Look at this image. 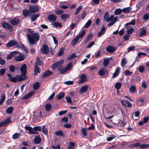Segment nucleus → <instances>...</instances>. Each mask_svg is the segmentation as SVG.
Returning <instances> with one entry per match:
<instances>
[{
	"instance_id": "f3484780",
	"label": "nucleus",
	"mask_w": 149,
	"mask_h": 149,
	"mask_svg": "<svg viewBox=\"0 0 149 149\" xmlns=\"http://www.w3.org/2000/svg\"><path fill=\"white\" fill-rule=\"evenodd\" d=\"M10 121V118H8L5 121H2L0 123V127L2 126H4L8 124Z\"/></svg>"
},
{
	"instance_id": "5fc2aeb1",
	"label": "nucleus",
	"mask_w": 149,
	"mask_h": 149,
	"mask_svg": "<svg viewBox=\"0 0 149 149\" xmlns=\"http://www.w3.org/2000/svg\"><path fill=\"white\" fill-rule=\"evenodd\" d=\"M91 23L92 22L91 20H89L84 26V27L86 28H88L91 24Z\"/></svg>"
},
{
	"instance_id": "f257e3e1",
	"label": "nucleus",
	"mask_w": 149,
	"mask_h": 149,
	"mask_svg": "<svg viewBox=\"0 0 149 149\" xmlns=\"http://www.w3.org/2000/svg\"><path fill=\"white\" fill-rule=\"evenodd\" d=\"M27 36L30 45L36 44L39 40L40 34L38 33H34L32 29H27L26 30Z\"/></svg>"
},
{
	"instance_id": "4d7b16f0",
	"label": "nucleus",
	"mask_w": 149,
	"mask_h": 149,
	"mask_svg": "<svg viewBox=\"0 0 149 149\" xmlns=\"http://www.w3.org/2000/svg\"><path fill=\"white\" fill-rule=\"evenodd\" d=\"M136 24V20L133 19L130 22L127 23L125 25V26H126L129 25H134Z\"/></svg>"
},
{
	"instance_id": "72a5a7b5",
	"label": "nucleus",
	"mask_w": 149,
	"mask_h": 149,
	"mask_svg": "<svg viewBox=\"0 0 149 149\" xmlns=\"http://www.w3.org/2000/svg\"><path fill=\"white\" fill-rule=\"evenodd\" d=\"M40 83L38 82L35 83L33 86V88L35 90H37L40 87Z\"/></svg>"
},
{
	"instance_id": "412c9836",
	"label": "nucleus",
	"mask_w": 149,
	"mask_h": 149,
	"mask_svg": "<svg viewBox=\"0 0 149 149\" xmlns=\"http://www.w3.org/2000/svg\"><path fill=\"white\" fill-rule=\"evenodd\" d=\"M38 10V8L37 6H30L29 10L32 12H35Z\"/></svg>"
},
{
	"instance_id": "052dcab7",
	"label": "nucleus",
	"mask_w": 149,
	"mask_h": 149,
	"mask_svg": "<svg viewBox=\"0 0 149 149\" xmlns=\"http://www.w3.org/2000/svg\"><path fill=\"white\" fill-rule=\"evenodd\" d=\"M140 147L142 149L149 148V144H141V143Z\"/></svg>"
},
{
	"instance_id": "f704fd0d",
	"label": "nucleus",
	"mask_w": 149,
	"mask_h": 149,
	"mask_svg": "<svg viewBox=\"0 0 149 149\" xmlns=\"http://www.w3.org/2000/svg\"><path fill=\"white\" fill-rule=\"evenodd\" d=\"M109 59H104V60L103 65L104 67H106L109 64Z\"/></svg>"
},
{
	"instance_id": "c756f323",
	"label": "nucleus",
	"mask_w": 149,
	"mask_h": 149,
	"mask_svg": "<svg viewBox=\"0 0 149 149\" xmlns=\"http://www.w3.org/2000/svg\"><path fill=\"white\" fill-rule=\"evenodd\" d=\"M134 29L132 27H127L126 31L127 33L130 35L134 31Z\"/></svg>"
},
{
	"instance_id": "a19ab883",
	"label": "nucleus",
	"mask_w": 149,
	"mask_h": 149,
	"mask_svg": "<svg viewBox=\"0 0 149 149\" xmlns=\"http://www.w3.org/2000/svg\"><path fill=\"white\" fill-rule=\"evenodd\" d=\"M121 86V83L120 82H118L116 84L115 87L117 89L119 90L120 89Z\"/></svg>"
},
{
	"instance_id": "2eb2a0df",
	"label": "nucleus",
	"mask_w": 149,
	"mask_h": 149,
	"mask_svg": "<svg viewBox=\"0 0 149 149\" xmlns=\"http://www.w3.org/2000/svg\"><path fill=\"white\" fill-rule=\"evenodd\" d=\"M57 19V17L56 15L53 14H51L48 17V19L50 21L54 22Z\"/></svg>"
},
{
	"instance_id": "c9c22d12",
	"label": "nucleus",
	"mask_w": 149,
	"mask_h": 149,
	"mask_svg": "<svg viewBox=\"0 0 149 149\" xmlns=\"http://www.w3.org/2000/svg\"><path fill=\"white\" fill-rule=\"evenodd\" d=\"M52 25L53 26L56 27H59L60 28H61L62 27V26L61 24L57 22H54L53 24Z\"/></svg>"
},
{
	"instance_id": "b1692460",
	"label": "nucleus",
	"mask_w": 149,
	"mask_h": 149,
	"mask_svg": "<svg viewBox=\"0 0 149 149\" xmlns=\"http://www.w3.org/2000/svg\"><path fill=\"white\" fill-rule=\"evenodd\" d=\"M19 52H17V51H14L12 53H11L10 54H8L7 57V58L8 59H11L12 56H15V54H19Z\"/></svg>"
},
{
	"instance_id": "4c0bfd02",
	"label": "nucleus",
	"mask_w": 149,
	"mask_h": 149,
	"mask_svg": "<svg viewBox=\"0 0 149 149\" xmlns=\"http://www.w3.org/2000/svg\"><path fill=\"white\" fill-rule=\"evenodd\" d=\"M43 63L42 61H40L39 57L38 56L36 58V61L35 65H40Z\"/></svg>"
},
{
	"instance_id": "4be33fe9",
	"label": "nucleus",
	"mask_w": 149,
	"mask_h": 149,
	"mask_svg": "<svg viewBox=\"0 0 149 149\" xmlns=\"http://www.w3.org/2000/svg\"><path fill=\"white\" fill-rule=\"evenodd\" d=\"M34 93V91H31L29 94L22 98L21 99L22 100L27 99L32 96L33 94Z\"/></svg>"
},
{
	"instance_id": "13d9d810",
	"label": "nucleus",
	"mask_w": 149,
	"mask_h": 149,
	"mask_svg": "<svg viewBox=\"0 0 149 149\" xmlns=\"http://www.w3.org/2000/svg\"><path fill=\"white\" fill-rule=\"evenodd\" d=\"M33 130L34 131L37 132V131H41V128L40 126H36L33 128Z\"/></svg>"
},
{
	"instance_id": "f03ea898",
	"label": "nucleus",
	"mask_w": 149,
	"mask_h": 149,
	"mask_svg": "<svg viewBox=\"0 0 149 149\" xmlns=\"http://www.w3.org/2000/svg\"><path fill=\"white\" fill-rule=\"evenodd\" d=\"M86 32V31L85 30H83L80 34L77 35V36L74 38L71 41V43L73 46L74 45L78 42V40L80 38H82L85 34Z\"/></svg>"
},
{
	"instance_id": "37998d69",
	"label": "nucleus",
	"mask_w": 149,
	"mask_h": 149,
	"mask_svg": "<svg viewBox=\"0 0 149 149\" xmlns=\"http://www.w3.org/2000/svg\"><path fill=\"white\" fill-rule=\"evenodd\" d=\"M141 143H136L131 144L130 145V147L134 148L135 147H140Z\"/></svg>"
},
{
	"instance_id": "2f4dec72",
	"label": "nucleus",
	"mask_w": 149,
	"mask_h": 149,
	"mask_svg": "<svg viewBox=\"0 0 149 149\" xmlns=\"http://www.w3.org/2000/svg\"><path fill=\"white\" fill-rule=\"evenodd\" d=\"M39 16V13H37V14H35L33 15L31 18V21L32 22L34 21Z\"/></svg>"
},
{
	"instance_id": "de8ad7c7",
	"label": "nucleus",
	"mask_w": 149,
	"mask_h": 149,
	"mask_svg": "<svg viewBox=\"0 0 149 149\" xmlns=\"http://www.w3.org/2000/svg\"><path fill=\"white\" fill-rule=\"evenodd\" d=\"M39 69L37 65H35L34 75H36L39 72Z\"/></svg>"
},
{
	"instance_id": "c03bdc74",
	"label": "nucleus",
	"mask_w": 149,
	"mask_h": 149,
	"mask_svg": "<svg viewBox=\"0 0 149 149\" xmlns=\"http://www.w3.org/2000/svg\"><path fill=\"white\" fill-rule=\"evenodd\" d=\"M77 57V56H76L75 54L73 53L68 56L67 58V59L68 60H70L72 58H75Z\"/></svg>"
},
{
	"instance_id": "ddd939ff",
	"label": "nucleus",
	"mask_w": 149,
	"mask_h": 149,
	"mask_svg": "<svg viewBox=\"0 0 149 149\" xmlns=\"http://www.w3.org/2000/svg\"><path fill=\"white\" fill-rule=\"evenodd\" d=\"M20 22V20L17 18H14L10 21V22L13 26L16 25Z\"/></svg>"
},
{
	"instance_id": "cd10ccee",
	"label": "nucleus",
	"mask_w": 149,
	"mask_h": 149,
	"mask_svg": "<svg viewBox=\"0 0 149 149\" xmlns=\"http://www.w3.org/2000/svg\"><path fill=\"white\" fill-rule=\"evenodd\" d=\"M107 71L106 69L104 68H102L99 71L98 74L100 76L104 75L105 74Z\"/></svg>"
},
{
	"instance_id": "09e8293b",
	"label": "nucleus",
	"mask_w": 149,
	"mask_h": 149,
	"mask_svg": "<svg viewBox=\"0 0 149 149\" xmlns=\"http://www.w3.org/2000/svg\"><path fill=\"white\" fill-rule=\"evenodd\" d=\"M65 95V93H59L58 95H56L57 99L58 100L60 99Z\"/></svg>"
},
{
	"instance_id": "1a4fd4ad",
	"label": "nucleus",
	"mask_w": 149,
	"mask_h": 149,
	"mask_svg": "<svg viewBox=\"0 0 149 149\" xmlns=\"http://www.w3.org/2000/svg\"><path fill=\"white\" fill-rule=\"evenodd\" d=\"M2 27L10 31L12 30L13 28L11 26L7 23L3 22L2 23Z\"/></svg>"
},
{
	"instance_id": "39448f33",
	"label": "nucleus",
	"mask_w": 149,
	"mask_h": 149,
	"mask_svg": "<svg viewBox=\"0 0 149 149\" xmlns=\"http://www.w3.org/2000/svg\"><path fill=\"white\" fill-rule=\"evenodd\" d=\"M14 45H16L17 47H20L18 45L17 41L13 40L7 43L6 44V46L7 47H10Z\"/></svg>"
},
{
	"instance_id": "58836bf2",
	"label": "nucleus",
	"mask_w": 149,
	"mask_h": 149,
	"mask_svg": "<svg viewBox=\"0 0 149 149\" xmlns=\"http://www.w3.org/2000/svg\"><path fill=\"white\" fill-rule=\"evenodd\" d=\"M131 10L132 8L130 7H128L123 9L122 11L124 12L128 13L131 11Z\"/></svg>"
},
{
	"instance_id": "a878e982",
	"label": "nucleus",
	"mask_w": 149,
	"mask_h": 149,
	"mask_svg": "<svg viewBox=\"0 0 149 149\" xmlns=\"http://www.w3.org/2000/svg\"><path fill=\"white\" fill-rule=\"evenodd\" d=\"M116 49L115 47L112 46H109L106 48V51L108 52H113Z\"/></svg>"
},
{
	"instance_id": "bb28decb",
	"label": "nucleus",
	"mask_w": 149,
	"mask_h": 149,
	"mask_svg": "<svg viewBox=\"0 0 149 149\" xmlns=\"http://www.w3.org/2000/svg\"><path fill=\"white\" fill-rule=\"evenodd\" d=\"M105 29L104 26L102 27L101 30L98 33L97 36H98L100 37L105 32Z\"/></svg>"
},
{
	"instance_id": "c85d7f7f",
	"label": "nucleus",
	"mask_w": 149,
	"mask_h": 149,
	"mask_svg": "<svg viewBox=\"0 0 149 149\" xmlns=\"http://www.w3.org/2000/svg\"><path fill=\"white\" fill-rule=\"evenodd\" d=\"M34 141L36 144H38L41 141V139L39 136H36L34 139Z\"/></svg>"
},
{
	"instance_id": "69168bd1",
	"label": "nucleus",
	"mask_w": 149,
	"mask_h": 149,
	"mask_svg": "<svg viewBox=\"0 0 149 149\" xmlns=\"http://www.w3.org/2000/svg\"><path fill=\"white\" fill-rule=\"evenodd\" d=\"M69 144L70 145L68 148V149H73L74 145V143L72 142H70Z\"/></svg>"
},
{
	"instance_id": "dca6fc26",
	"label": "nucleus",
	"mask_w": 149,
	"mask_h": 149,
	"mask_svg": "<svg viewBox=\"0 0 149 149\" xmlns=\"http://www.w3.org/2000/svg\"><path fill=\"white\" fill-rule=\"evenodd\" d=\"M17 77L18 81L19 82L24 80L26 79V74H22L19 76L17 75Z\"/></svg>"
},
{
	"instance_id": "49530a36",
	"label": "nucleus",
	"mask_w": 149,
	"mask_h": 149,
	"mask_svg": "<svg viewBox=\"0 0 149 149\" xmlns=\"http://www.w3.org/2000/svg\"><path fill=\"white\" fill-rule=\"evenodd\" d=\"M87 129L83 128L81 129V132L82 134L85 136L87 135Z\"/></svg>"
},
{
	"instance_id": "774afa93",
	"label": "nucleus",
	"mask_w": 149,
	"mask_h": 149,
	"mask_svg": "<svg viewBox=\"0 0 149 149\" xmlns=\"http://www.w3.org/2000/svg\"><path fill=\"white\" fill-rule=\"evenodd\" d=\"M132 74V72L128 70H126L125 72V74L126 76L130 75Z\"/></svg>"
},
{
	"instance_id": "7c9ffc66",
	"label": "nucleus",
	"mask_w": 149,
	"mask_h": 149,
	"mask_svg": "<svg viewBox=\"0 0 149 149\" xmlns=\"http://www.w3.org/2000/svg\"><path fill=\"white\" fill-rule=\"evenodd\" d=\"M48 128L47 126L45 125H44L42 127V132L46 135L47 134Z\"/></svg>"
},
{
	"instance_id": "20e7f679",
	"label": "nucleus",
	"mask_w": 149,
	"mask_h": 149,
	"mask_svg": "<svg viewBox=\"0 0 149 149\" xmlns=\"http://www.w3.org/2000/svg\"><path fill=\"white\" fill-rule=\"evenodd\" d=\"M117 17H114V15H111L109 17V18L107 20V22L111 21V22L108 24V26H110L113 25L117 21Z\"/></svg>"
},
{
	"instance_id": "7ed1b4c3",
	"label": "nucleus",
	"mask_w": 149,
	"mask_h": 149,
	"mask_svg": "<svg viewBox=\"0 0 149 149\" xmlns=\"http://www.w3.org/2000/svg\"><path fill=\"white\" fill-rule=\"evenodd\" d=\"M72 67V65L71 63H69L64 68L60 67L58 68V70L59 71L60 73L63 74L69 70Z\"/></svg>"
},
{
	"instance_id": "3c124183",
	"label": "nucleus",
	"mask_w": 149,
	"mask_h": 149,
	"mask_svg": "<svg viewBox=\"0 0 149 149\" xmlns=\"http://www.w3.org/2000/svg\"><path fill=\"white\" fill-rule=\"evenodd\" d=\"M143 19L146 21L148 20L149 19V13L144 14L143 17Z\"/></svg>"
},
{
	"instance_id": "a18cd8bd",
	"label": "nucleus",
	"mask_w": 149,
	"mask_h": 149,
	"mask_svg": "<svg viewBox=\"0 0 149 149\" xmlns=\"http://www.w3.org/2000/svg\"><path fill=\"white\" fill-rule=\"evenodd\" d=\"M69 15L66 14H63L61 15V17L63 20H65L69 17Z\"/></svg>"
},
{
	"instance_id": "8fccbe9b",
	"label": "nucleus",
	"mask_w": 149,
	"mask_h": 149,
	"mask_svg": "<svg viewBox=\"0 0 149 149\" xmlns=\"http://www.w3.org/2000/svg\"><path fill=\"white\" fill-rule=\"evenodd\" d=\"M122 11V10H121L119 8L117 9L115 11L114 14L116 15H119L121 13Z\"/></svg>"
},
{
	"instance_id": "f8f14e48",
	"label": "nucleus",
	"mask_w": 149,
	"mask_h": 149,
	"mask_svg": "<svg viewBox=\"0 0 149 149\" xmlns=\"http://www.w3.org/2000/svg\"><path fill=\"white\" fill-rule=\"evenodd\" d=\"M25 128L26 130L29 131L28 133L31 134H37V132H35L34 131L33 129L31 127L26 125L25 127Z\"/></svg>"
},
{
	"instance_id": "9b49d317",
	"label": "nucleus",
	"mask_w": 149,
	"mask_h": 149,
	"mask_svg": "<svg viewBox=\"0 0 149 149\" xmlns=\"http://www.w3.org/2000/svg\"><path fill=\"white\" fill-rule=\"evenodd\" d=\"M25 56L22 53H20L19 56H17L15 58V60L17 61H22L24 60Z\"/></svg>"
},
{
	"instance_id": "423d86ee",
	"label": "nucleus",
	"mask_w": 149,
	"mask_h": 149,
	"mask_svg": "<svg viewBox=\"0 0 149 149\" xmlns=\"http://www.w3.org/2000/svg\"><path fill=\"white\" fill-rule=\"evenodd\" d=\"M63 62L64 60H62L55 63L52 65V68L53 70H54L56 69L58 67H61V65L63 63Z\"/></svg>"
},
{
	"instance_id": "a211bd4d",
	"label": "nucleus",
	"mask_w": 149,
	"mask_h": 149,
	"mask_svg": "<svg viewBox=\"0 0 149 149\" xmlns=\"http://www.w3.org/2000/svg\"><path fill=\"white\" fill-rule=\"evenodd\" d=\"M7 77L9 78V80L12 82H16L17 81H18L17 77H11V75L10 74H7Z\"/></svg>"
},
{
	"instance_id": "6e6d98bb",
	"label": "nucleus",
	"mask_w": 149,
	"mask_h": 149,
	"mask_svg": "<svg viewBox=\"0 0 149 149\" xmlns=\"http://www.w3.org/2000/svg\"><path fill=\"white\" fill-rule=\"evenodd\" d=\"M23 13L24 16L26 17L29 14V12L27 10L25 9L23 10Z\"/></svg>"
},
{
	"instance_id": "9d476101",
	"label": "nucleus",
	"mask_w": 149,
	"mask_h": 149,
	"mask_svg": "<svg viewBox=\"0 0 149 149\" xmlns=\"http://www.w3.org/2000/svg\"><path fill=\"white\" fill-rule=\"evenodd\" d=\"M121 102L122 104L126 107H132V104L127 100H122Z\"/></svg>"
},
{
	"instance_id": "ea45409f",
	"label": "nucleus",
	"mask_w": 149,
	"mask_h": 149,
	"mask_svg": "<svg viewBox=\"0 0 149 149\" xmlns=\"http://www.w3.org/2000/svg\"><path fill=\"white\" fill-rule=\"evenodd\" d=\"M21 135V134L20 133H16L13 135V138L15 139H18L19 138Z\"/></svg>"
},
{
	"instance_id": "0e129e2a",
	"label": "nucleus",
	"mask_w": 149,
	"mask_h": 149,
	"mask_svg": "<svg viewBox=\"0 0 149 149\" xmlns=\"http://www.w3.org/2000/svg\"><path fill=\"white\" fill-rule=\"evenodd\" d=\"M115 138V136L114 135H111L107 138V141H111L113 139Z\"/></svg>"
},
{
	"instance_id": "864d4df0",
	"label": "nucleus",
	"mask_w": 149,
	"mask_h": 149,
	"mask_svg": "<svg viewBox=\"0 0 149 149\" xmlns=\"http://www.w3.org/2000/svg\"><path fill=\"white\" fill-rule=\"evenodd\" d=\"M55 134L56 136H63L64 134L62 131L61 130L57 131L55 132Z\"/></svg>"
},
{
	"instance_id": "bf43d9fd",
	"label": "nucleus",
	"mask_w": 149,
	"mask_h": 149,
	"mask_svg": "<svg viewBox=\"0 0 149 149\" xmlns=\"http://www.w3.org/2000/svg\"><path fill=\"white\" fill-rule=\"evenodd\" d=\"M109 14L108 12H107L105 13L104 17V19L105 21L107 22V20L109 18Z\"/></svg>"
},
{
	"instance_id": "5701e85b",
	"label": "nucleus",
	"mask_w": 149,
	"mask_h": 149,
	"mask_svg": "<svg viewBox=\"0 0 149 149\" xmlns=\"http://www.w3.org/2000/svg\"><path fill=\"white\" fill-rule=\"evenodd\" d=\"M147 29L146 28L143 27L142 28L140 32L139 33V36H144L146 33Z\"/></svg>"
},
{
	"instance_id": "e433bc0d",
	"label": "nucleus",
	"mask_w": 149,
	"mask_h": 149,
	"mask_svg": "<svg viewBox=\"0 0 149 149\" xmlns=\"http://www.w3.org/2000/svg\"><path fill=\"white\" fill-rule=\"evenodd\" d=\"M52 73V72L51 71H50L48 70L46 71L43 75V77H45L49 76L51 75Z\"/></svg>"
},
{
	"instance_id": "6ab92c4d",
	"label": "nucleus",
	"mask_w": 149,
	"mask_h": 149,
	"mask_svg": "<svg viewBox=\"0 0 149 149\" xmlns=\"http://www.w3.org/2000/svg\"><path fill=\"white\" fill-rule=\"evenodd\" d=\"M88 86L86 85L81 87L79 91V93L80 94H83L87 91L88 87Z\"/></svg>"
},
{
	"instance_id": "680f3d73",
	"label": "nucleus",
	"mask_w": 149,
	"mask_h": 149,
	"mask_svg": "<svg viewBox=\"0 0 149 149\" xmlns=\"http://www.w3.org/2000/svg\"><path fill=\"white\" fill-rule=\"evenodd\" d=\"M93 35L92 34H90L86 38L85 40V42H87L92 37Z\"/></svg>"
},
{
	"instance_id": "393cba45",
	"label": "nucleus",
	"mask_w": 149,
	"mask_h": 149,
	"mask_svg": "<svg viewBox=\"0 0 149 149\" xmlns=\"http://www.w3.org/2000/svg\"><path fill=\"white\" fill-rule=\"evenodd\" d=\"M149 119V118L148 116L144 118L143 119V120L139 122L138 123L139 125H142L144 123H146L148 120Z\"/></svg>"
},
{
	"instance_id": "79ce46f5",
	"label": "nucleus",
	"mask_w": 149,
	"mask_h": 149,
	"mask_svg": "<svg viewBox=\"0 0 149 149\" xmlns=\"http://www.w3.org/2000/svg\"><path fill=\"white\" fill-rule=\"evenodd\" d=\"M6 98L5 94H3L1 95V99L0 100V105L2 104L5 100Z\"/></svg>"
},
{
	"instance_id": "e2e57ef3",
	"label": "nucleus",
	"mask_w": 149,
	"mask_h": 149,
	"mask_svg": "<svg viewBox=\"0 0 149 149\" xmlns=\"http://www.w3.org/2000/svg\"><path fill=\"white\" fill-rule=\"evenodd\" d=\"M127 61L125 58H123L121 62V65L122 67H124L125 64L127 63Z\"/></svg>"
},
{
	"instance_id": "4468645a",
	"label": "nucleus",
	"mask_w": 149,
	"mask_h": 149,
	"mask_svg": "<svg viewBox=\"0 0 149 149\" xmlns=\"http://www.w3.org/2000/svg\"><path fill=\"white\" fill-rule=\"evenodd\" d=\"M121 68H120L117 67L116 68L114 73L113 74L112 78H114L118 76L120 73Z\"/></svg>"
},
{
	"instance_id": "aec40b11",
	"label": "nucleus",
	"mask_w": 149,
	"mask_h": 149,
	"mask_svg": "<svg viewBox=\"0 0 149 149\" xmlns=\"http://www.w3.org/2000/svg\"><path fill=\"white\" fill-rule=\"evenodd\" d=\"M26 68V66L25 64H24L20 67V70L22 74H25Z\"/></svg>"
},
{
	"instance_id": "6e6552de",
	"label": "nucleus",
	"mask_w": 149,
	"mask_h": 149,
	"mask_svg": "<svg viewBox=\"0 0 149 149\" xmlns=\"http://www.w3.org/2000/svg\"><path fill=\"white\" fill-rule=\"evenodd\" d=\"M79 78L80 80L79 81L78 83L80 84H82L83 83L86 81L88 80L86 76L84 74H81Z\"/></svg>"
},
{
	"instance_id": "473e14b6",
	"label": "nucleus",
	"mask_w": 149,
	"mask_h": 149,
	"mask_svg": "<svg viewBox=\"0 0 149 149\" xmlns=\"http://www.w3.org/2000/svg\"><path fill=\"white\" fill-rule=\"evenodd\" d=\"M14 109V107H8L6 110V112L8 114H11L12 113Z\"/></svg>"
},
{
	"instance_id": "603ef678",
	"label": "nucleus",
	"mask_w": 149,
	"mask_h": 149,
	"mask_svg": "<svg viewBox=\"0 0 149 149\" xmlns=\"http://www.w3.org/2000/svg\"><path fill=\"white\" fill-rule=\"evenodd\" d=\"M45 107L46 111H49L51 108V105L50 103H48L46 105Z\"/></svg>"
},
{
	"instance_id": "338daca9",
	"label": "nucleus",
	"mask_w": 149,
	"mask_h": 149,
	"mask_svg": "<svg viewBox=\"0 0 149 149\" xmlns=\"http://www.w3.org/2000/svg\"><path fill=\"white\" fill-rule=\"evenodd\" d=\"M136 90V87L134 85L132 86L130 88V91L131 92L133 93L135 92Z\"/></svg>"
},
{
	"instance_id": "0eeeda50",
	"label": "nucleus",
	"mask_w": 149,
	"mask_h": 149,
	"mask_svg": "<svg viewBox=\"0 0 149 149\" xmlns=\"http://www.w3.org/2000/svg\"><path fill=\"white\" fill-rule=\"evenodd\" d=\"M41 51L43 54H47L49 52V48L46 45H44L41 49Z\"/></svg>"
}]
</instances>
